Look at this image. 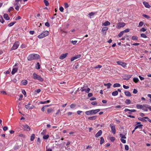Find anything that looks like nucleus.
Wrapping results in <instances>:
<instances>
[{"mask_svg": "<svg viewBox=\"0 0 151 151\" xmlns=\"http://www.w3.org/2000/svg\"><path fill=\"white\" fill-rule=\"evenodd\" d=\"M40 55L37 54H32L29 55L27 57V59L28 60L31 61L34 60H37L40 59Z\"/></svg>", "mask_w": 151, "mask_h": 151, "instance_id": "1", "label": "nucleus"}, {"mask_svg": "<svg viewBox=\"0 0 151 151\" xmlns=\"http://www.w3.org/2000/svg\"><path fill=\"white\" fill-rule=\"evenodd\" d=\"M100 111L99 109L87 111L85 114L87 115H93L96 114Z\"/></svg>", "mask_w": 151, "mask_h": 151, "instance_id": "2", "label": "nucleus"}, {"mask_svg": "<svg viewBox=\"0 0 151 151\" xmlns=\"http://www.w3.org/2000/svg\"><path fill=\"white\" fill-rule=\"evenodd\" d=\"M49 34V32L48 31H45L38 35L37 37L39 39L42 38L48 35Z\"/></svg>", "mask_w": 151, "mask_h": 151, "instance_id": "3", "label": "nucleus"}, {"mask_svg": "<svg viewBox=\"0 0 151 151\" xmlns=\"http://www.w3.org/2000/svg\"><path fill=\"white\" fill-rule=\"evenodd\" d=\"M33 78L35 79H37L41 82L43 81V79L39 75H37L35 73H34L33 74Z\"/></svg>", "mask_w": 151, "mask_h": 151, "instance_id": "4", "label": "nucleus"}, {"mask_svg": "<svg viewBox=\"0 0 151 151\" xmlns=\"http://www.w3.org/2000/svg\"><path fill=\"white\" fill-rule=\"evenodd\" d=\"M82 91H85L86 93H88L90 91V88L88 87L86 85H84L83 87L81 88L80 89Z\"/></svg>", "mask_w": 151, "mask_h": 151, "instance_id": "5", "label": "nucleus"}, {"mask_svg": "<svg viewBox=\"0 0 151 151\" xmlns=\"http://www.w3.org/2000/svg\"><path fill=\"white\" fill-rule=\"evenodd\" d=\"M19 46V42H15L11 48L12 50H15L17 49Z\"/></svg>", "mask_w": 151, "mask_h": 151, "instance_id": "6", "label": "nucleus"}, {"mask_svg": "<svg viewBox=\"0 0 151 151\" xmlns=\"http://www.w3.org/2000/svg\"><path fill=\"white\" fill-rule=\"evenodd\" d=\"M125 25V23L124 22H119L118 23L116 26V28L119 29L121 27H124Z\"/></svg>", "mask_w": 151, "mask_h": 151, "instance_id": "7", "label": "nucleus"}, {"mask_svg": "<svg viewBox=\"0 0 151 151\" xmlns=\"http://www.w3.org/2000/svg\"><path fill=\"white\" fill-rule=\"evenodd\" d=\"M110 127L112 132L114 134H115L116 133V129L115 126L113 124H111Z\"/></svg>", "mask_w": 151, "mask_h": 151, "instance_id": "8", "label": "nucleus"}, {"mask_svg": "<svg viewBox=\"0 0 151 151\" xmlns=\"http://www.w3.org/2000/svg\"><path fill=\"white\" fill-rule=\"evenodd\" d=\"M23 128L24 129L27 131H29L30 130V128L29 126L27 125H22Z\"/></svg>", "mask_w": 151, "mask_h": 151, "instance_id": "9", "label": "nucleus"}, {"mask_svg": "<svg viewBox=\"0 0 151 151\" xmlns=\"http://www.w3.org/2000/svg\"><path fill=\"white\" fill-rule=\"evenodd\" d=\"M116 63L118 65H121L123 67H126L127 65L126 63L121 61H117Z\"/></svg>", "mask_w": 151, "mask_h": 151, "instance_id": "10", "label": "nucleus"}, {"mask_svg": "<svg viewBox=\"0 0 151 151\" xmlns=\"http://www.w3.org/2000/svg\"><path fill=\"white\" fill-rule=\"evenodd\" d=\"M81 56V55H76L75 56L71 58V61H72L76 59L79 58H80Z\"/></svg>", "mask_w": 151, "mask_h": 151, "instance_id": "11", "label": "nucleus"}, {"mask_svg": "<svg viewBox=\"0 0 151 151\" xmlns=\"http://www.w3.org/2000/svg\"><path fill=\"white\" fill-rule=\"evenodd\" d=\"M148 105L147 104H144L143 105L142 110L145 111H147L148 110Z\"/></svg>", "mask_w": 151, "mask_h": 151, "instance_id": "12", "label": "nucleus"}, {"mask_svg": "<svg viewBox=\"0 0 151 151\" xmlns=\"http://www.w3.org/2000/svg\"><path fill=\"white\" fill-rule=\"evenodd\" d=\"M68 54V53L62 54L60 57V59L61 60H63L66 57Z\"/></svg>", "mask_w": 151, "mask_h": 151, "instance_id": "13", "label": "nucleus"}, {"mask_svg": "<svg viewBox=\"0 0 151 151\" xmlns=\"http://www.w3.org/2000/svg\"><path fill=\"white\" fill-rule=\"evenodd\" d=\"M102 132L101 130H99L98 132L96 134L95 137H98L100 136L102 134Z\"/></svg>", "mask_w": 151, "mask_h": 151, "instance_id": "14", "label": "nucleus"}, {"mask_svg": "<svg viewBox=\"0 0 151 151\" xmlns=\"http://www.w3.org/2000/svg\"><path fill=\"white\" fill-rule=\"evenodd\" d=\"M143 3L146 8H149L151 7L150 6L149 4L147 2L144 1L143 2Z\"/></svg>", "mask_w": 151, "mask_h": 151, "instance_id": "15", "label": "nucleus"}, {"mask_svg": "<svg viewBox=\"0 0 151 151\" xmlns=\"http://www.w3.org/2000/svg\"><path fill=\"white\" fill-rule=\"evenodd\" d=\"M97 116H94L92 117H89L88 118L89 120H95L97 118Z\"/></svg>", "mask_w": 151, "mask_h": 151, "instance_id": "16", "label": "nucleus"}, {"mask_svg": "<svg viewBox=\"0 0 151 151\" xmlns=\"http://www.w3.org/2000/svg\"><path fill=\"white\" fill-rule=\"evenodd\" d=\"M18 70V69L17 68H14L13 69L12 72V75L14 74Z\"/></svg>", "mask_w": 151, "mask_h": 151, "instance_id": "17", "label": "nucleus"}, {"mask_svg": "<svg viewBox=\"0 0 151 151\" xmlns=\"http://www.w3.org/2000/svg\"><path fill=\"white\" fill-rule=\"evenodd\" d=\"M4 18L6 20H9V17L8 15L6 14H4Z\"/></svg>", "mask_w": 151, "mask_h": 151, "instance_id": "18", "label": "nucleus"}, {"mask_svg": "<svg viewBox=\"0 0 151 151\" xmlns=\"http://www.w3.org/2000/svg\"><path fill=\"white\" fill-rule=\"evenodd\" d=\"M143 125L142 124H139L137 125L135 127V129H136L138 128L142 129V127Z\"/></svg>", "mask_w": 151, "mask_h": 151, "instance_id": "19", "label": "nucleus"}, {"mask_svg": "<svg viewBox=\"0 0 151 151\" xmlns=\"http://www.w3.org/2000/svg\"><path fill=\"white\" fill-rule=\"evenodd\" d=\"M108 29V27H104L102 29V31L103 32H106V31Z\"/></svg>", "mask_w": 151, "mask_h": 151, "instance_id": "20", "label": "nucleus"}, {"mask_svg": "<svg viewBox=\"0 0 151 151\" xmlns=\"http://www.w3.org/2000/svg\"><path fill=\"white\" fill-rule=\"evenodd\" d=\"M121 86V85L119 83H114L113 85V87L114 88L120 87Z\"/></svg>", "mask_w": 151, "mask_h": 151, "instance_id": "21", "label": "nucleus"}, {"mask_svg": "<svg viewBox=\"0 0 151 151\" xmlns=\"http://www.w3.org/2000/svg\"><path fill=\"white\" fill-rule=\"evenodd\" d=\"M137 108L138 109H142L143 107V105L137 104L136 106Z\"/></svg>", "mask_w": 151, "mask_h": 151, "instance_id": "22", "label": "nucleus"}, {"mask_svg": "<svg viewBox=\"0 0 151 151\" xmlns=\"http://www.w3.org/2000/svg\"><path fill=\"white\" fill-rule=\"evenodd\" d=\"M124 93L125 95L127 96H131V93L129 91H125Z\"/></svg>", "mask_w": 151, "mask_h": 151, "instance_id": "23", "label": "nucleus"}, {"mask_svg": "<svg viewBox=\"0 0 151 151\" xmlns=\"http://www.w3.org/2000/svg\"><path fill=\"white\" fill-rule=\"evenodd\" d=\"M35 138V135L34 134H32L30 137V140L33 141L34 140Z\"/></svg>", "mask_w": 151, "mask_h": 151, "instance_id": "24", "label": "nucleus"}, {"mask_svg": "<svg viewBox=\"0 0 151 151\" xmlns=\"http://www.w3.org/2000/svg\"><path fill=\"white\" fill-rule=\"evenodd\" d=\"M110 22L108 21L105 22H104L103 23V25L104 26H107L109 25L110 24Z\"/></svg>", "mask_w": 151, "mask_h": 151, "instance_id": "25", "label": "nucleus"}, {"mask_svg": "<svg viewBox=\"0 0 151 151\" xmlns=\"http://www.w3.org/2000/svg\"><path fill=\"white\" fill-rule=\"evenodd\" d=\"M118 93V92L117 91H115L113 92L112 93V94L113 96H117Z\"/></svg>", "mask_w": 151, "mask_h": 151, "instance_id": "26", "label": "nucleus"}, {"mask_svg": "<svg viewBox=\"0 0 151 151\" xmlns=\"http://www.w3.org/2000/svg\"><path fill=\"white\" fill-rule=\"evenodd\" d=\"M104 142L105 141L104 139L102 137H101L100 138V144L101 145H102Z\"/></svg>", "mask_w": 151, "mask_h": 151, "instance_id": "27", "label": "nucleus"}, {"mask_svg": "<svg viewBox=\"0 0 151 151\" xmlns=\"http://www.w3.org/2000/svg\"><path fill=\"white\" fill-rule=\"evenodd\" d=\"M133 80L134 81V82H135V83H137L139 81V80L138 78H135V77H134L133 78Z\"/></svg>", "mask_w": 151, "mask_h": 151, "instance_id": "28", "label": "nucleus"}, {"mask_svg": "<svg viewBox=\"0 0 151 151\" xmlns=\"http://www.w3.org/2000/svg\"><path fill=\"white\" fill-rule=\"evenodd\" d=\"M104 85L105 86H107V88H109L111 86V84L110 83H108L107 84L104 83Z\"/></svg>", "mask_w": 151, "mask_h": 151, "instance_id": "29", "label": "nucleus"}, {"mask_svg": "<svg viewBox=\"0 0 151 151\" xmlns=\"http://www.w3.org/2000/svg\"><path fill=\"white\" fill-rule=\"evenodd\" d=\"M50 101L49 100L44 101H41L40 102V104H44L46 103H48L50 102Z\"/></svg>", "mask_w": 151, "mask_h": 151, "instance_id": "30", "label": "nucleus"}, {"mask_svg": "<svg viewBox=\"0 0 151 151\" xmlns=\"http://www.w3.org/2000/svg\"><path fill=\"white\" fill-rule=\"evenodd\" d=\"M49 137V135L48 134L44 135L43 138L44 139H47Z\"/></svg>", "mask_w": 151, "mask_h": 151, "instance_id": "31", "label": "nucleus"}, {"mask_svg": "<svg viewBox=\"0 0 151 151\" xmlns=\"http://www.w3.org/2000/svg\"><path fill=\"white\" fill-rule=\"evenodd\" d=\"M120 136L121 137V139H126V137L125 136L124 134H120Z\"/></svg>", "mask_w": 151, "mask_h": 151, "instance_id": "32", "label": "nucleus"}, {"mask_svg": "<svg viewBox=\"0 0 151 151\" xmlns=\"http://www.w3.org/2000/svg\"><path fill=\"white\" fill-rule=\"evenodd\" d=\"M138 119L139 120L143 122H146L147 121V120H146L141 117H139L138 118Z\"/></svg>", "mask_w": 151, "mask_h": 151, "instance_id": "33", "label": "nucleus"}, {"mask_svg": "<svg viewBox=\"0 0 151 151\" xmlns=\"http://www.w3.org/2000/svg\"><path fill=\"white\" fill-rule=\"evenodd\" d=\"M22 83L23 85H25L27 84V80H24L22 81Z\"/></svg>", "mask_w": 151, "mask_h": 151, "instance_id": "34", "label": "nucleus"}, {"mask_svg": "<svg viewBox=\"0 0 151 151\" xmlns=\"http://www.w3.org/2000/svg\"><path fill=\"white\" fill-rule=\"evenodd\" d=\"M40 66L39 64V63L38 62L37 63L36 65V68L38 69H39L40 68Z\"/></svg>", "mask_w": 151, "mask_h": 151, "instance_id": "35", "label": "nucleus"}, {"mask_svg": "<svg viewBox=\"0 0 151 151\" xmlns=\"http://www.w3.org/2000/svg\"><path fill=\"white\" fill-rule=\"evenodd\" d=\"M144 22H142L141 21L139 23L138 27H141L142 26Z\"/></svg>", "mask_w": 151, "mask_h": 151, "instance_id": "36", "label": "nucleus"}, {"mask_svg": "<svg viewBox=\"0 0 151 151\" xmlns=\"http://www.w3.org/2000/svg\"><path fill=\"white\" fill-rule=\"evenodd\" d=\"M132 39L133 40H137L138 39V37L136 36H133L132 37Z\"/></svg>", "mask_w": 151, "mask_h": 151, "instance_id": "37", "label": "nucleus"}, {"mask_svg": "<svg viewBox=\"0 0 151 151\" xmlns=\"http://www.w3.org/2000/svg\"><path fill=\"white\" fill-rule=\"evenodd\" d=\"M76 104H71L70 105V107L72 109H73L76 106Z\"/></svg>", "mask_w": 151, "mask_h": 151, "instance_id": "38", "label": "nucleus"}, {"mask_svg": "<svg viewBox=\"0 0 151 151\" xmlns=\"http://www.w3.org/2000/svg\"><path fill=\"white\" fill-rule=\"evenodd\" d=\"M125 103L127 104H129L131 103V101L129 99H126L125 101Z\"/></svg>", "mask_w": 151, "mask_h": 151, "instance_id": "39", "label": "nucleus"}, {"mask_svg": "<svg viewBox=\"0 0 151 151\" xmlns=\"http://www.w3.org/2000/svg\"><path fill=\"white\" fill-rule=\"evenodd\" d=\"M15 5H16V7H15V9L17 11H18L19 9V6H20V5H16L15 4Z\"/></svg>", "mask_w": 151, "mask_h": 151, "instance_id": "40", "label": "nucleus"}, {"mask_svg": "<svg viewBox=\"0 0 151 151\" xmlns=\"http://www.w3.org/2000/svg\"><path fill=\"white\" fill-rule=\"evenodd\" d=\"M18 136L19 137H22L23 138H24L25 137V136L24 135L21 133L19 134L18 135Z\"/></svg>", "mask_w": 151, "mask_h": 151, "instance_id": "41", "label": "nucleus"}, {"mask_svg": "<svg viewBox=\"0 0 151 151\" xmlns=\"http://www.w3.org/2000/svg\"><path fill=\"white\" fill-rule=\"evenodd\" d=\"M142 16L143 17H144L147 19H149L150 18V17L149 16H148L147 15H146L145 14H143L142 15Z\"/></svg>", "mask_w": 151, "mask_h": 151, "instance_id": "42", "label": "nucleus"}, {"mask_svg": "<svg viewBox=\"0 0 151 151\" xmlns=\"http://www.w3.org/2000/svg\"><path fill=\"white\" fill-rule=\"evenodd\" d=\"M110 140L112 142H114L115 140V138L114 137H111L110 138Z\"/></svg>", "mask_w": 151, "mask_h": 151, "instance_id": "43", "label": "nucleus"}, {"mask_svg": "<svg viewBox=\"0 0 151 151\" xmlns=\"http://www.w3.org/2000/svg\"><path fill=\"white\" fill-rule=\"evenodd\" d=\"M52 111V108H49L47 110V112L48 114H50Z\"/></svg>", "mask_w": 151, "mask_h": 151, "instance_id": "44", "label": "nucleus"}, {"mask_svg": "<svg viewBox=\"0 0 151 151\" xmlns=\"http://www.w3.org/2000/svg\"><path fill=\"white\" fill-rule=\"evenodd\" d=\"M141 36L144 38H146L147 37V36L145 34L143 33L141 34Z\"/></svg>", "mask_w": 151, "mask_h": 151, "instance_id": "45", "label": "nucleus"}, {"mask_svg": "<svg viewBox=\"0 0 151 151\" xmlns=\"http://www.w3.org/2000/svg\"><path fill=\"white\" fill-rule=\"evenodd\" d=\"M15 23V22H12L8 24V26L9 27H11Z\"/></svg>", "mask_w": 151, "mask_h": 151, "instance_id": "46", "label": "nucleus"}, {"mask_svg": "<svg viewBox=\"0 0 151 151\" xmlns=\"http://www.w3.org/2000/svg\"><path fill=\"white\" fill-rule=\"evenodd\" d=\"M22 0H15V4L16 5H19V1H21Z\"/></svg>", "mask_w": 151, "mask_h": 151, "instance_id": "47", "label": "nucleus"}, {"mask_svg": "<svg viewBox=\"0 0 151 151\" xmlns=\"http://www.w3.org/2000/svg\"><path fill=\"white\" fill-rule=\"evenodd\" d=\"M44 2L46 6H48L49 5V3L47 1L44 0Z\"/></svg>", "mask_w": 151, "mask_h": 151, "instance_id": "48", "label": "nucleus"}, {"mask_svg": "<svg viewBox=\"0 0 151 151\" xmlns=\"http://www.w3.org/2000/svg\"><path fill=\"white\" fill-rule=\"evenodd\" d=\"M124 32L123 31L121 32L119 34L118 36L119 37H122L124 34Z\"/></svg>", "mask_w": 151, "mask_h": 151, "instance_id": "49", "label": "nucleus"}, {"mask_svg": "<svg viewBox=\"0 0 151 151\" xmlns=\"http://www.w3.org/2000/svg\"><path fill=\"white\" fill-rule=\"evenodd\" d=\"M22 92L25 96H26V93L24 90H22Z\"/></svg>", "mask_w": 151, "mask_h": 151, "instance_id": "50", "label": "nucleus"}, {"mask_svg": "<svg viewBox=\"0 0 151 151\" xmlns=\"http://www.w3.org/2000/svg\"><path fill=\"white\" fill-rule=\"evenodd\" d=\"M120 139V140H121V142L123 143L124 144V143H125L126 142V141L125 139Z\"/></svg>", "mask_w": 151, "mask_h": 151, "instance_id": "51", "label": "nucleus"}, {"mask_svg": "<svg viewBox=\"0 0 151 151\" xmlns=\"http://www.w3.org/2000/svg\"><path fill=\"white\" fill-rule=\"evenodd\" d=\"M102 67V66L100 65H98L97 66L94 67V68L95 69H97V68H101Z\"/></svg>", "mask_w": 151, "mask_h": 151, "instance_id": "52", "label": "nucleus"}, {"mask_svg": "<svg viewBox=\"0 0 151 151\" xmlns=\"http://www.w3.org/2000/svg\"><path fill=\"white\" fill-rule=\"evenodd\" d=\"M25 107L27 109H30V106L29 105H25Z\"/></svg>", "mask_w": 151, "mask_h": 151, "instance_id": "53", "label": "nucleus"}, {"mask_svg": "<svg viewBox=\"0 0 151 151\" xmlns=\"http://www.w3.org/2000/svg\"><path fill=\"white\" fill-rule=\"evenodd\" d=\"M146 30V29L144 28H142L140 30V31L144 32Z\"/></svg>", "mask_w": 151, "mask_h": 151, "instance_id": "54", "label": "nucleus"}, {"mask_svg": "<svg viewBox=\"0 0 151 151\" xmlns=\"http://www.w3.org/2000/svg\"><path fill=\"white\" fill-rule=\"evenodd\" d=\"M14 10V8L12 7H11L9 8L8 9V12H10L11 11H12Z\"/></svg>", "mask_w": 151, "mask_h": 151, "instance_id": "55", "label": "nucleus"}, {"mask_svg": "<svg viewBox=\"0 0 151 151\" xmlns=\"http://www.w3.org/2000/svg\"><path fill=\"white\" fill-rule=\"evenodd\" d=\"M125 149L127 150H128L129 149V146L127 145H125Z\"/></svg>", "mask_w": 151, "mask_h": 151, "instance_id": "56", "label": "nucleus"}, {"mask_svg": "<svg viewBox=\"0 0 151 151\" xmlns=\"http://www.w3.org/2000/svg\"><path fill=\"white\" fill-rule=\"evenodd\" d=\"M59 10L61 12H63L64 10L62 6H60L59 8Z\"/></svg>", "mask_w": 151, "mask_h": 151, "instance_id": "57", "label": "nucleus"}, {"mask_svg": "<svg viewBox=\"0 0 151 151\" xmlns=\"http://www.w3.org/2000/svg\"><path fill=\"white\" fill-rule=\"evenodd\" d=\"M137 92L138 91L137 89H134L133 90V93L134 94H136L137 93Z\"/></svg>", "mask_w": 151, "mask_h": 151, "instance_id": "58", "label": "nucleus"}, {"mask_svg": "<svg viewBox=\"0 0 151 151\" xmlns=\"http://www.w3.org/2000/svg\"><path fill=\"white\" fill-rule=\"evenodd\" d=\"M95 13H94V12H91V13H89V14H88V15H89L90 16H93L94 15V14H95Z\"/></svg>", "mask_w": 151, "mask_h": 151, "instance_id": "59", "label": "nucleus"}, {"mask_svg": "<svg viewBox=\"0 0 151 151\" xmlns=\"http://www.w3.org/2000/svg\"><path fill=\"white\" fill-rule=\"evenodd\" d=\"M129 29H126L125 30L123 31L124 33V32H129Z\"/></svg>", "mask_w": 151, "mask_h": 151, "instance_id": "60", "label": "nucleus"}, {"mask_svg": "<svg viewBox=\"0 0 151 151\" xmlns=\"http://www.w3.org/2000/svg\"><path fill=\"white\" fill-rule=\"evenodd\" d=\"M77 42V41H76V40L72 41H71V42L73 45L76 44Z\"/></svg>", "mask_w": 151, "mask_h": 151, "instance_id": "61", "label": "nucleus"}, {"mask_svg": "<svg viewBox=\"0 0 151 151\" xmlns=\"http://www.w3.org/2000/svg\"><path fill=\"white\" fill-rule=\"evenodd\" d=\"M45 25L47 27H49L50 26V24L48 22H46L45 23Z\"/></svg>", "mask_w": 151, "mask_h": 151, "instance_id": "62", "label": "nucleus"}, {"mask_svg": "<svg viewBox=\"0 0 151 151\" xmlns=\"http://www.w3.org/2000/svg\"><path fill=\"white\" fill-rule=\"evenodd\" d=\"M8 129V127L6 126L4 127L3 128V129L4 131H6Z\"/></svg>", "mask_w": 151, "mask_h": 151, "instance_id": "63", "label": "nucleus"}, {"mask_svg": "<svg viewBox=\"0 0 151 151\" xmlns=\"http://www.w3.org/2000/svg\"><path fill=\"white\" fill-rule=\"evenodd\" d=\"M123 87L124 89H127L129 88V87L128 86H126L125 85H123Z\"/></svg>", "mask_w": 151, "mask_h": 151, "instance_id": "64", "label": "nucleus"}]
</instances>
